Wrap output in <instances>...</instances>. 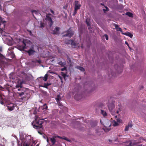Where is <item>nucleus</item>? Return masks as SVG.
<instances>
[{"instance_id": "f257e3e1", "label": "nucleus", "mask_w": 146, "mask_h": 146, "mask_svg": "<svg viewBox=\"0 0 146 146\" xmlns=\"http://www.w3.org/2000/svg\"><path fill=\"white\" fill-rule=\"evenodd\" d=\"M35 117V119L32 123V125L35 129L38 130V132L39 134L42 135L43 131V127L42 125L43 121L41 119H39L38 116H36Z\"/></svg>"}, {"instance_id": "f03ea898", "label": "nucleus", "mask_w": 146, "mask_h": 146, "mask_svg": "<svg viewBox=\"0 0 146 146\" xmlns=\"http://www.w3.org/2000/svg\"><path fill=\"white\" fill-rule=\"evenodd\" d=\"M74 7L73 15L74 16H75L77 13V10L80 9L81 5L79 3L78 1H75L74 3Z\"/></svg>"}, {"instance_id": "7ed1b4c3", "label": "nucleus", "mask_w": 146, "mask_h": 146, "mask_svg": "<svg viewBox=\"0 0 146 146\" xmlns=\"http://www.w3.org/2000/svg\"><path fill=\"white\" fill-rule=\"evenodd\" d=\"M108 106L109 110L111 112V114L114 116L115 118H117V115H116L115 116L113 112L112 111L113 109L115 107L114 102H113L111 103H109L108 104Z\"/></svg>"}, {"instance_id": "20e7f679", "label": "nucleus", "mask_w": 146, "mask_h": 146, "mask_svg": "<svg viewBox=\"0 0 146 146\" xmlns=\"http://www.w3.org/2000/svg\"><path fill=\"white\" fill-rule=\"evenodd\" d=\"M100 122L101 124H103L101 120H100ZM103 125L105 127V128H103V129L105 132H107L110 131L111 129L107 127H110L111 126V123L109 120H107L105 122L104 124H103Z\"/></svg>"}, {"instance_id": "39448f33", "label": "nucleus", "mask_w": 146, "mask_h": 146, "mask_svg": "<svg viewBox=\"0 0 146 146\" xmlns=\"http://www.w3.org/2000/svg\"><path fill=\"white\" fill-rule=\"evenodd\" d=\"M66 32V34L63 35L64 37L68 36L69 38H70L73 35L74 33V32L70 28L67 30Z\"/></svg>"}, {"instance_id": "423d86ee", "label": "nucleus", "mask_w": 146, "mask_h": 146, "mask_svg": "<svg viewBox=\"0 0 146 146\" xmlns=\"http://www.w3.org/2000/svg\"><path fill=\"white\" fill-rule=\"evenodd\" d=\"M127 143H129L128 145H127V146H142V145H139V142H137L135 141H133L132 142L131 141H129Z\"/></svg>"}, {"instance_id": "0eeeda50", "label": "nucleus", "mask_w": 146, "mask_h": 146, "mask_svg": "<svg viewBox=\"0 0 146 146\" xmlns=\"http://www.w3.org/2000/svg\"><path fill=\"white\" fill-rule=\"evenodd\" d=\"M45 20L48 22V23L50 27H51L53 24L54 22L51 18L50 17L46 15Z\"/></svg>"}, {"instance_id": "6e6552de", "label": "nucleus", "mask_w": 146, "mask_h": 146, "mask_svg": "<svg viewBox=\"0 0 146 146\" xmlns=\"http://www.w3.org/2000/svg\"><path fill=\"white\" fill-rule=\"evenodd\" d=\"M25 42L26 41L25 40H23L22 41L23 45L20 46H19V50H23L25 48V46H26Z\"/></svg>"}, {"instance_id": "1a4fd4ad", "label": "nucleus", "mask_w": 146, "mask_h": 146, "mask_svg": "<svg viewBox=\"0 0 146 146\" xmlns=\"http://www.w3.org/2000/svg\"><path fill=\"white\" fill-rule=\"evenodd\" d=\"M82 97V95L81 94H75L74 96V99L77 100L79 101L80 100H81Z\"/></svg>"}, {"instance_id": "9d476101", "label": "nucleus", "mask_w": 146, "mask_h": 146, "mask_svg": "<svg viewBox=\"0 0 146 146\" xmlns=\"http://www.w3.org/2000/svg\"><path fill=\"white\" fill-rule=\"evenodd\" d=\"M7 106L8 110L10 111L13 110L15 108L14 105L12 104H9Z\"/></svg>"}, {"instance_id": "9b49d317", "label": "nucleus", "mask_w": 146, "mask_h": 146, "mask_svg": "<svg viewBox=\"0 0 146 146\" xmlns=\"http://www.w3.org/2000/svg\"><path fill=\"white\" fill-rule=\"evenodd\" d=\"M35 52V51L32 49H30L27 52L28 53L29 56H31L34 54Z\"/></svg>"}, {"instance_id": "f8f14e48", "label": "nucleus", "mask_w": 146, "mask_h": 146, "mask_svg": "<svg viewBox=\"0 0 146 146\" xmlns=\"http://www.w3.org/2000/svg\"><path fill=\"white\" fill-rule=\"evenodd\" d=\"M113 25L114 26L115 29H117V31H119L121 32L122 31L121 28L119 27V26L118 25H117L115 23H114L113 24Z\"/></svg>"}, {"instance_id": "ddd939ff", "label": "nucleus", "mask_w": 146, "mask_h": 146, "mask_svg": "<svg viewBox=\"0 0 146 146\" xmlns=\"http://www.w3.org/2000/svg\"><path fill=\"white\" fill-rule=\"evenodd\" d=\"M22 90L23 91V92H17V94H19V96H21L25 94L26 91V89H24V90Z\"/></svg>"}, {"instance_id": "4468645a", "label": "nucleus", "mask_w": 146, "mask_h": 146, "mask_svg": "<svg viewBox=\"0 0 146 146\" xmlns=\"http://www.w3.org/2000/svg\"><path fill=\"white\" fill-rule=\"evenodd\" d=\"M56 137V136H53L52 138H50V140L51 141L52 145H54L56 142V140L55 139Z\"/></svg>"}, {"instance_id": "2eb2a0df", "label": "nucleus", "mask_w": 146, "mask_h": 146, "mask_svg": "<svg viewBox=\"0 0 146 146\" xmlns=\"http://www.w3.org/2000/svg\"><path fill=\"white\" fill-rule=\"evenodd\" d=\"M60 28L58 27H56L55 29L53 31V34H56L59 31Z\"/></svg>"}, {"instance_id": "dca6fc26", "label": "nucleus", "mask_w": 146, "mask_h": 146, "mask_svg": "<svg viewBox=\"0 0 146 146\" xmlns=\"http://www.w3.org/2000/svg\"><path fill=\"white\" fill-rule=\"evenodd\" d=\"M123 34L129 36L131 38H132L133 36V35L129 32L125 33Z\"/></svg>"}, {"instance_id": "f3484780", "label": "nucleus", "mask_w": 146, "mask_h": 146, "mask_svg": "<svg viewBox=\"0 0 146 146\" xmlns=\"http://www.w3.org/2000/svg\"><path fill=\"white\" fill-rule=\"evenodd\" d=\"M101 114H102L103 115V116L104 117L107 116V113L106 112L103 110H101Z\"/></svg>"}, {"instance_id": "a211bd4d", "label": "nucleus", "mask_w": 146, "mask_h": 146, "mask_svg": "<svg viewBox=\"0 0 146 146\" xmlns=\"http://www.w3.org/2000/svg\"><path fill=\"white\" fill-rule=\"evenodd\" d=\"M76 68L80 70L82 72H84L85 71V69L82 67L78 66H77Z\"/></svg>"}, {"instance_id": "6ab92c4d", "label": "nucleus", "mask_w": 146, "mask_h": 146, "mask_svg": "<svg viewBox=\"0 0 146 146\" xmlns=\"http://www.w3.org/2000/svg\"><path fill=\"white\" fill-rule=\"evenodd\" d=\"M22 82H21L19 84L16 85V88L18 89L19 88H21V87H22Z\"/></svg>"}, {"instance_id": "aec40b11", "label": "nucleus", "mask_w": 146, "mask_h": 146, "mask_svg": "<svg viewBox=\"0 0 146 146\" xmlns=\"http://www.w3.org/2000/svg\"><path fill=\"white\" fill-rule=\"evenodd\" d=\"M71 44L72 46H76V43L74 42V40H71Z\"/></svg>"}, {"instance_id": "412c9836", "label": "nucleus", "mask_w": 146, "mask_h": 146, "mask_svg": "<svg viewBox=\"0 0 146 146\" xmlns=\"http://www.w3.org/2000/svg\"><path fill=\"white\" fill-rule=\"evenodd\" d=\"M5 96L4 95H0V100L2 101H5Z\"/></svg>"}, {"instance_id": "4be33fe9", "label": "nucleus", "mask_w": 146, "mask_h": 146, "mask_svg": "<svg viewBox=\"0 0 146 146\" xmlns=\"http://www.w3.org/2000/svg\"><path fill=\"white\" fill-rule=\"evenodd\" d=\"M48 74H46L44 77L42 78L43 80L45 81H46L48 79Z\"/></svg>"}, {"instance_id": "5701e85b", "label": "nucleus", "mask_w": 146, "mask_h": 146, "mask_svg": "<svg viewBox=\"0 0 146 146\" xmlns=\"http://www.w3.org/2000/svg\"><path fill=\"white\" fill-rule=\"evenodd\" d=\"M61 98L60 97V94L58 95L57 96V98H55L56 101H59L60 100H61Z\"/></svg>"}, {"instance_id": "b1692460", "label": "nucleus", "mask_w": 146, "mask_h": 146, "mask_svg": "<svg viewBox=\"0 0 146 146\" xmlns=\"http://www.w3.org/2000/svg\"><path fill=\"white\" fill-rule=\"evenodd\" d=\"M126 15L130 17H132L133 16V14L130 12H127L126 13Z\"/></svg>"}, {"instance_id": "393cba45", "label": "nucleus", "mask_w": 146, "mask_h": 146, "mask_svg": "<svg viewBox=\"0 0 146 146\" xmlns=\"http://www.w3.org/2000/svg\"><path fill=\"white\" fill-rule=\"evenodd\" d=\"M58 64L62 67L65 65L66 63V62H63L62 61H60L58 63Z\"/></svg>"}, {"instance_id": "a878e982", "label": "nucleus", "mask_w": 146, "mask_h": 146, "mask_svg": "<svg viewBox=\"0 0 146 146\" xmlns=\"http://www.w3.org/2000/svg\"><path fill=\"white\" fill-rule=\"evenodd\" d=\"M51 84L50 83H45L44 86H43V87L45 88H48V87L51 85Z\"/></svg>"}, {"instance_id": "bb28decb", "label": "nucleus", "mask_w": 146, "mask_h": 146, "mask_svg": "<svg viewBox=\"0 0 146 146\" xmlns=\"http://www.w3.org/2000/svg\"><path fill=\"white\" fill-rule=\"evenodd\" d=\"M118 123L115 121H113V125L114 126H116L118 125Z\"/></svg>"}, {"instance_id": "cd10ccee", "label": "nucleus", "mask_w": 146, "mask_h": 146, "mask_svg": "<svg viewBox=\"0 0 146 146\" xmlns=\"http://www.w3.org/2000/svg\"><path fill=\"white\" fill-rule=\"evenodd\" d=\"M71 40H67L65 41V43L67 44H71Z\"/></svg>"}, {"instance_id": "c85d7f7f", "label": "nucleus", "mask_w": 146, "mask_h": 146, "mask_svg": "<svg viewBox=\"0 0 146 146\" xmlns=\"http://www.w3.org/2000/svg\"><path fill=\"white\" fill-rule=\"evenodd\" d=\"M24 89H26L24 88H23L22 87H21V88H18V90L19 91H20V92H23V91L22 90H24Z\"/></svg>"}, {"instance_id": "c756f323", "label": "nucleus", "mask_w": 146, "mask_h": 146, "mask_svg": "<svg viewBox=\"0 0 146 146\" xmlns=\"http://www.w3.org/2000/svg\"><path fill=\"white\" fill-rule=\"evenodd\" d=\"M57 102V103L58 105L60 106H62L63 105H62V103L60 102L59 101H56Z\"/></svg>"}, {"instance_id": "7c9ffc66", "label": "nucleus", "mask_w": 146, "mask_h": 146, "mask_svg": "<svg viewBox=\"0 0 146 146\" xmlns=\"http://www.w3.org/2000/svg\"><path fill=\"white\" fill-rule=\"evenodd\" d=\"M57 137L58 138H59L60 139H64L65 140H67V138L66 137H64V138H63V137H60L59 136H57Z\"/></svg>"}, {"instance_id": "2f4dec72", "label": "nucleus", "mask_w": 146, "mask_h": 146, "mask_svg": "<svg viewBox=\"0 0 146 146\" xmlns=\"http://www.w3.org/2000/svg\"><path fill=\"white\" fill-rule=\"evenodd\" d=\"M43 109H45V110H46L47 108H48V107L46 105V104H44V105H43Z\"/></svg>"}, {"instance_id": "473e14b6", "label": "nucleus", "mask_w": 146, "mask_h": 146, "mask_svg": "<svg viewBox=\"0 0 146 146\" xmlns=\"http://www.w3.org/2000/svg\"><path fill=\"white\" fill-rule=\"evenodd\" d=\"M61 75L64 78H65V77H66V74L64 73L63 72H61Z\"/></svg>"}, {"instance_id": "72a5a7b5", "label": "nucleus", "mask_w": 146, "mask_h": 146, "mask_svg": "<svg viewBox=\"0 0 146 146\" xmlns=\"http://www.w3.org/2000/svg\"><path fill=\"white\" fill-rule=\"evenodd\" d=\"M44 26V23H42V22H40V27L41 28H43Z\"/></svg>"}, {"instance_id": "f704fd0d", "label": "nucleus", "mask_w": 146, "mask_h": 146, "mask_svg": "<svg viewBox=\"0 0 146 146\" xmlns=\"http://www.w3.org/2000/svg\"><path fill=\"white\" fill-rule=\"evenodd\" d=\"M26 94L27 95V96H25V97H23V98H27V99H29V94Z\"/></svg>"}, {"instance_id": "c9c22d12", "label": "nucleus", "mask_w": 146, "mask_h": 146, "mask_svg": "<svg viewBox=\"0 0 146 146\" xmlns=\"http://www.w3.org/2000/svg\"><path fill=\"white\" fill-rule=\"evenodd\" d=\"M127 126L129 127H131L133 126V125L131 123H129L128 125H127Z\"/></svg>"}, {"instance_id": "e433bc0d", "label": "nucleus", "mask_w": 146, "mask_h": 146, "mask_svg": "<svg viewBox=\"0 0 146 146\" xmlns=\"http://www.w3.org/2000/svg\"><path fill=\"white\" fill-rule=\"evenodd\" d=\"M121 108H118V110L116 111V112L115 113H116L117 114H118L119 113V112L121 111Z\"/></svg>"}, {"instance_id": "4c0bfd02", "label": "nucleus", "mask_w": 146, "mask_h": 146, "mask_svg": "<svg viewBox=\"0 0 146 146\" xmlns=\"http://www.w3.org/2000/svg\"><path fill=\"white\" fill-rule=\"evenodd\" d=\"M67 68L66 67H64L63 68H62L61 69V70L62 71H63L64 70H66Z\"/></svg>"}, {"instance_id": "58836bf2", "label": "nucleus", "mask_w": 146, "mask_h": 146, "mask_svg": "<svg viewBox=\"0 0 146 146\" xmlns=\"http://www.w3.org/2000/svg\"><path fill=\"white\" fill-rule=\"evenodd\" d=\"M129 127H128L127 126V125L126 126H125V129L124 130L125 131H128V130H129Z\"/></svg>"}, {"instance_id": "ea45409f", "label": "nucleus", "mask_w": 146, "mask_h": 146, "mask_svg": "<svg viewBox=\"0 0 146 146\" xmlns=\"http://www.w3.org/2000/svg\"><path fill=\"white\" fill-rule=\"evenodd\" d=\"M104 36H105L106 39V40H108V36L107 34H105L104 35Z\"/></svg>"}, {"instance_id": "a19ab883", "label": "nucleus", "mask_w": 146, "mask_h": 146, "mask_svg": "<svg viewBox=\"0 0 146 146\" xmlns=\"http://www.w3.org/2000/svg\"><path fill=\"white\" fill-rule=\"evenodd\" d=\"M4 101H2L0 100V103L2 105H4L5 104L3 102Z\"/></svg>"}, {"instance_id": "79ce46f5", "label": "nucleus", "mask_w": 146, "mask_h": 146, "mask_svg": "<svg viewBox=\"0 0 146 146\" xmlns=\"http://www.w3.org/2000/svg\"><path fill=\"white\" fill-rule=\"evenodd\" d=\"M86 23L87 26H90V24L89 22H88V21H87V20H86Z\"/></svg>"}, {"instance_id": "37998d69", "label": "nucleus", "mask_w": 146, "mask_h": 146, "mask_svg": "<svg viewBox=\"0 0 146 146\" xmlns=\"http://www.w3.org/2000/svg\"><path fill=\"white\" fill-rule=\"evenodd\" d=\"M106 8V9H103V10L105 12L106 11H108V8L106 7H105Z\"/></svg>"}, {"instance_id": "c03bdc74", "label": "nucleus", "mask_w": 146, "mask_h": 146, "mask_svg": "<svg viewBox=\"0 0 146 146\" xmlns=\"http://www.w3.org/2000/svg\"><path fill=\"white\" fill-rule=\"evenodd\" d=\"M129 141H126V142H125V146H126V145H129V143H127V142H128Z\"/></svg>"}, {"instance_id": "a18cd8bd", "label": "nucleus", "mask_w": 146, "mask_h": 146, "mask_svg": "<svg viewBox=\"0 0 146 146\" xmlns=\"http://www.w3.org/2000/svg\"><path fill=\"white\" fill-rule=\"evenodd\" d=\"M50 12L51 13H52L53 15H54V12L53 11L50 9Z\"/></svg>"}, {"instance_id": "49530a36", "label": "nucleus", "mask_w": 146, "mask_h": 146, "mask_svg": "<svg viewBox=\"0 0 146 146\" xmlns=\"http://www.w3.org/2000/svg\"><path fill=\"white\" fill-rule=\"evenodd\" d=\"M125 43L126 44H127V46H129V44L126 41H125Z\"/></svg>"}, {"instance_id": "de8ad7c7", "label": "nucleus", "mask_w": 146, "mask_h": 146, "mask_svg": "<svg viewBox=\"0 0 146 146\" xmlns=\"http://www.w3.org/2000/svg\"><path fill=\"white\" fill-rule=\"evenodd\" d=\"M36 61L39 63H41V61L40 60H37Z\"/></svg>"}, {"instance_id": "09e8293b", "label": "nucleus", "mask_w": 146, "mask_h": 146, "mask_svg": "<svg viewBox=\"0 0 146 146\" xmlns=\"http://www.w3.org/2000/svg\"><path fill=\"white\" fill-rule=\"evenodd\" d=\"M117 122H119L120 121V119L119 118H117Z\"/></svg>"}, {"instance_id": "8fccbe9b", "label": "nucleus", "mask_w": 146, "mask_h": 146, "mask_svg": "<svg viewBox=\"0 0 146 146\" xmlns=\"http://www.w3.org/2000/svg\"><path fill=\"white\" fill-rule=\"evenodd\" d=\"M32 12H33V13H34V12L36 13V10H32Z\"/></svg>"}, {"instance_id": "3c124183", "label": "nucleus", "mask_w": 146, "mask_h": 146, "mask_svg": "<svg viewBox=\"0 0 146 146\" xmlns=\"http://www.w3.org/2000/svg\"><path fill=\"white\" fill-rule=\"evenodd\" d=\"M46 141L48 143H49V140L48 137H47Z\"/></svg>"}, {"instance_id": "603ef678", "label": "nucleus", "mask_w": 146, "mask_h": 146, "mask_svg": "<svg viewBox=\"0 0 146 146\" xmlns=\"http://www.w3.org/2000/svg\"><path fill=\"white\" fill-rule=\"evenodd\" d=\"M91 29L90 26H89V27H88V29L90 30V29Z\"/></svg>"}, {"instance_id": "864d4df0", "label": "nucleus", "mask_w": 146, "mask_h": 146, "mask_svg": "<svg viewBox=\"0 0 146 146\" xmlns=\"http://www.w3.org/2000/svg\"><path fill=\"white\" fill-rule=\"evenodd\" d=\"M76 122H77L78 123V124H80V122H78V121H76Z\"/></svg>"}, {"instance_id": "5fc2aeb1", "label": "nucleus", "mask_w": 146, "mask_h": 146, "mask_svg": "<svg viewBox=\"0 0 146 146\" xmlns=\"http://www.w3.org/2000/svg\"><path fill=\"white\" fill-rule=\"evenodd\" d=\"M59 77L61 80L62 79V78L60 76H59Z\"/></svg>"}, {"instance_id": "6e6d98bb", "label": "nucleus", "mask_w": 146, "mask_h": 146, "mask_svg": "<svg viewBox=\"0 0 146 146\" xmlns=\"http://www.w3.org/2000/svg\"><path fill=\"white\" fill-rule=\"evenodd\" d=\"M1 5L0 4V9H1Z\"/></svg>"}, {"instance_id": "4d7b16f0", "label": "nucleus", "mask_w": 146, "mask_h": 146, "mask_svg": "<svg viewBox=\"0 0 146 146\" xmlns=\"http://www.w3.org/2000/svg\"><path fill=\"white\" fill-rule=\"evenodd\" d=\"M129 47V48L130 49H131V48L129 46H129H128Z\"/></svg>"}, {"instance_id": "13d9d810", "label": "nucleus", "mask_w": 146, "mask_h": 146, "mask_svg": "<svg viewBox=\"0 0 146 146\" xmlns=\"http://www.w3.org/2000/svg\"><path fill=\"white\" fill-rule=\"evenodd\" d=\"M129 47V48L130 49H131V48L129 46H129H128Z\"/></svg>"}, {"instance_id": "bf43d9fd", "label": "nucleus", "mask_w": 146, "mask_h": 146, "mask_svg": "<svg viewBox=\"0 0 146 146\" xmlns=\"http://www.w3.org/2000/svg\"><path fill=\"white\" fill-rule=\"evenodd\" d=\"M1 51V50L0 49V51ZM1 55H2V54L0 53V56H1Z\"/></svg>"}, {"instance_id": "052dcab7", "label": "nucleus", "mask_w": 146, "mask_h": 146, "mask_svg": "<svg viewBox=\"0 0 146 146\" xmlns=\"http://www.w3.org/2000/svg\"><path fill=\"white\" fill-rule=\"evenodd\" d=\"M101 5H104V4H103L102 3H101Z\"/></svg>"}, {"instance_id": "680f3d73", "label": "nucleus", "mask_w": 146, "mask_h": 146, "mask_svg": "<svg viewBox=\"0 0 146 146\" xmlns=\"http://www.w3.org/2000/svg\"><path fill=\"white\" fill-rule=\"evenodd\" d=\"M92 123H91V127H93V126H92Z\"/></svg>"}, {"instance_id": "e2e57ef3", "label": "nucleus", "mask_w": 146, "mask_h": 146, "mask_svg": "<svg viewBox=\"0 0 146 146\" xmlns=\"http://www.w3.org/2000/svg\"><path fill=\"white\" fill-rule=\"evenodd\" d=\"M51 14H48V15H50Z\"/></svg>"}, {"instance_id": "0e129e2a", "label": "nucleus", "mask_w": 146, "mask_h": 146, "mask_svg": "<svg viewBox=\"0 0 146 146\" xmlns=\"http://www.w3.org/2000/svg\"><path fill=\"white\" fill-rule=\"evenodd\" d=\"M29 32H30V33H32L31 31H30Z\"/></svg>"}, {"instance_id": "69168bd1", "label": "nucleus", "mask_w": 146, "mask_h": 146, "mask_svg": "<svg viewBox=\"0 0 146 146\" xmlns=\"http://www.w3.org/2000/svg\"><path fill=\"white\" fill-rule=\"evenodd\" d=\"M21 146H22L21 145Z\"/></svg>"}, {"instance_id": "338daca9", "label": "nucleus", "mask_w": 146, "mask_h": 146, "mask_svg": "<svg viewBox=\"0 0 146 146\" xmlns=\"http://www.w3.org/2000/svg\"><path fill=\"white\" fill-rule=\"evenodd\" d=\"M31 146H32V145Z\"/></svg>"}]
</instances>
